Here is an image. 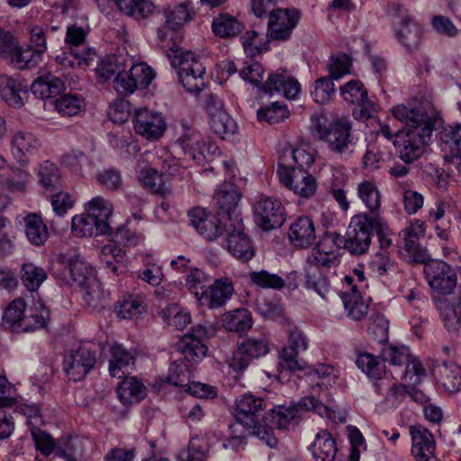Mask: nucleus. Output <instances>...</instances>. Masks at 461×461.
I'll return each instance as SVG.
<instances>
[{"instance_id":"1","label":"nucleus","mask_w":461,"mask_h":461,"mask_svg":"<svg viewBox=\"0 0 461 461\" xmlns=\"http://www.w3.org/2000/svg\"><path fill=\"white\" fill-rule=\"evenodd\" d=\"M392 114L404 124L393 140L396 153L405 164H411L422 155L433 131L442 126V117L429 99H422L415 107L397 105L392 109Z\"/></svg>"},{"instance_id":"2","label":"nucleus","mask_w":461,"mask_h":461,"mask_svg":"<svg viewBox=\"0 0 461 461\" xmlns=\"http://www.w3.org/2000/svg\"><path fill=\"white\" fill-rule=\"evenodd\" d=\"M166 26L158 29V38L160 48L165 50L173 68L177 74L182 86L190 93H199L205 86V67L199 57L191 51H183L177 46L175 32L169 35Z\"/></svg>"},{"instance_id":"3","label":"nucleus","mask_w":461,"mask_h":461,"mask_svg":"<svg viewBox=\"0 0 461 461\" xmlns=\"http://www.w3.org/2000/svg\"><path fill=\"white\" fill-rule=\"evenodd\" d=\"M267 402L260 396L245 393L236 400L235 418L250 435L257 436L271 447L276 446L277 439L273 435L271 426L267 423L266 408Z\"/></svg>"},{"instance_id":"4","label":"nucleus","mask_w":461,"mask_h":461,"mask_svg":"<svg viewBox=\"0 0 461 461\" xmlns=\"http://www.w3.org/2000/svg\"><path fill=\"white\" fill-rule=\"evenodd\" d=\"M311 131L314 138L324 141L329 149L339 155L352 153L355 140L352 122L345 116H336L331 121L322 113L311 117Z\"/></svg>"},{"instance_id":"5","label":"nucleus","mask_w":461,"mask_h":461,"mask_svg":"<svg viewBox=\"0 0 461 461\" xmlns=\"http://www.w3.org/2000/svg\"><path fill=\"white\" fill-rule=\"evenodd\" d=\"M314 411L321 417L330 420H335V412L327 405L316 399L314 396H305L300 399L297 403H293L288 407L275 406L267 412L269 417L267 423L271 426V430L276 429H287L293 422L298 423L303 412ZM274 434V431H272Z\"/></svg>"},{"instance_id":"6","label":"nucleus","mask_w":461,"mask_h":461,"mask_svg":"<svg viewBox=\"0 0 461 461\" xmlns=\"http://www.w3.org/2000/svg\"><path fill=\"white\" fill-rule=\"evenodd\" d=\"M372 226L373 216L366 212L352 217L344 237V249L354 256L366 254L373 237Z\"/></svg>"},{"instance_id":"7","label":"nucleus","mask_w":461,"mask_h":461,"mask_svg":"<svg viewBox=\"0 0 461 461\" xmlns=\"http://www.w3.org/2000/svg\"><path fill=\"white\" fill-rule=\"evenodd\" d=\"M277 176L280 182L295 194L303 198L314 195L317 189L315 177L306 170H297L285 156L277 164Z\"/></svg>"},{"instance_id":"8","label":"nucleus","mask_w":461,"mask_h":461,"mask_svg":"<svg viewBox=\"0 0 461 461\" xmlns=\"http://www.w3.org/2000/svg\"><path fill=\"white\" fill-rule=\"evenodd\" d=\"M253 215L257 226L263 230H271L284 224L286 212L280 200L260 196L253 205Z\"/></svg>"},{"instance_id":"9","label":"nucleus","mask_w":461,"mask_h":461,"mask_svg":"<svg viewBox=\"0 0 461 461\" xmlns=\"http://www.w3.org/2000/svg\"><path fill=\"white\" fill-rule=\"evenodd\" d=\"M269 351V342L265 338H245L237 344V348L229 361V366L235 372H242L254 359L267 355Z\"/></svg>"},{"instance_id":"10","label":"nucleus","mask_w":461,"mask_h":461,"mask_svg":"<svg viewBox=\"0 0 461 461\" xmlns=\"http://www.w3.org/2000/svg\"><path fill=\"white\" fill-rule=\"evenodd\" d=\"M191 225L206 240L212 241L227 232L230 222L217 214H212L202 207H194L188 211Z\"/></svg>"},{"instance_id":"11","label":"nucleus","mask_w":461,"mask_h":461,"mask_svg":"<svg viewBox=\"0 0 461 461\" xmlns=\"http://www.w3.org/2000/svg\"><path fill=\"white\" fill-rule=\"evenodd\" d=\"M301 19L296 8H276L269 12L267 37L273 41H288Z\"/></svg>"},{"instance_id":"12","label":"nucleus","mask_w":461,"mask_h":461,"mask_svg":"<svg viewBox=\"0 0 461 461\" xmlns=\"http://www.w3.org/2000/svg\"><path fill=\"white\" fill-rule=\"evenodd\" d=\"M226 234L224 248L235 259L246 264L256 256V247L245 232L242 221L230 223Z\"/></svg>"},{"instance_id":"13","label":"nucleus","mask_w":461,"mask_h":461,"mask_svg":"<svg viewBox=\"0 0 461 461\" xmlns=\"http://www.w3.org/2000/svg\"><path fill=\"white\" fill-rule=\"evenodd\" d=\"M308 343L304 334L294 329L290 331L288 346L279 355V367L291 372L304 371L310 367L307 361L299 358V354L307 349Z\"/></svg>"},{"instance_id":"14","label":"nucleus","mask_w":461,"mask_h":461,"mask_svg":"<svg viewBox=\"0 0 461 461\" xmlns=\"http://www.w3.org/2000/svg\"><path fill=\"white\" fill-rule=\"evenodd\" d=\"M96 363V352L88 345H80L65 357L64 371L75 382L83 380Z\"/></svg>"},{"instance_id":"15","label":"nucleus","mask_w":461,"mask_h":461,"mask_svg":"<svg viewBox=\"0 0 461 461\" xmlns=\"http://www.w3.org/2000/svg\"><path fill=\"white\" fill-rule=\"evenodd\" d=\"M68 270L72 280L85 290V300L95 306L100 300L101 293L93 268L86 262L75 258L69 260Z\"/></svg>"},{"instance_id":"16","label":"nucleus","mask_w":461,"mask_h":461,"mask_svg":"<svg viewBox=\"0 0 461 461\" xmlns=\"http://www.w3.org/2000/svg\"><path fill=\"white\" fill-rule=\"evenodd\" d=\"M424 274L429 286L441 294H449L456 285V275L449 265L440 260L423 263Z\"/></svg>"},{"instance_id":"17","label":"nucleus","mask_w":461,"mask_h":461,"mask_svg":"<svg viewBox=\"0 0 461 461\" xmlns=\"http://www.w3.org/2000/svg\"><path fill=\"white\" fill-rule=\"evenodd\" d=\"M240 192L232 183H223L219 186L213 195L217 205V213L230 223L242 221L239 211Z\"/></svg>"},{"instance_id":"18","label":"nucleus","mask_w":461,"mask_h":461,"mask_svg":"<svg viewBox=\"0 0 461 461\" xmlns=\"http://www.w3.org/2000/svg\"><path fill=\"white\" fill-rule=\"evenodd\" d=\"M208 328L203 324H197L185 334L177 343L179 351L185 360L198 363L207 354L208 347L203 339L208 338Z\"/></svg>"},{"instance_id":"19","label":"nucleus","mask_w":461,"mask_h":461,"mask_svg":"<svg viewBox=\"0 0 461 461\" xmlns=\"http://www.w3.org/2000/svg\"><path fill=\"white\" fill-rule=\"evenodd\" d=\"M132 123L137 134L151 141L161 138L167 128L162 114L147 108L135 112Z\"/></svg>"},{"instance_id":"20","label":"nucleus","mask_w":461,"mask_h":461,"mask_svg":"<svg viewBox=\"0 0 461 461\" xmlns=\"http://www.w3.org/2000/svg\"><path fill=\"white\" fill-rule=\"evenodd\" d=\"M86 212L90 213L97 223L105 224L107 229V234L112 235L113 239L122 244H129L131 242L130 238L129 230L124 227H118L114 233L112 230V227L109 222V219L113 213L112 204L101 196L94 197L86 208Z\"/></svg>"},{"instance_id":"21","label":"nucleus","mask_w":461,"mask_h":461,"mask_svg":"<svg viewBox=\"0 0 461 461\" xmlns=\"http://www.w3.org/2000/svg\"><path fill=\"white\" fill-rule=\"evenodd\" d=\"M431 374L445 392L456 393L461 390V366L455 362L438 358L433 363Z\"/></svg>"},{"instance_id":"22","label":"nucleus","mask_w":461,"mask_h":461,"mask_svg":"<svg viewBox=\"0 0 461 461\" xmlns=\"http://www.w3.org/2000/svg\"><path fill=\"white\" fill-rule=\"evenodd\" d=\"M424 232L425 228L420 221H415L402 230L406 256L411 263L423 264L429 259L427 249L419 241L420 238L424 236Z\"/></svg>"},{"instance_id":"23","label":"nucleus","mask_w":461,"mask_h":461,"mask_svg":"<svg viewBox=\"0 0 461 461\" xmlns=\"http://www.w3.org/2000/svg\"><path fill=\"white\" fill-rule=\"evenodd\" d=\"M234 293L233 282L228 277L214 280L200 296V303L210 309L222 307Z\"/></svg>"},{"instance_id":"24","label":"nucleus","mask_w":461,"mask_h":461,"mask_svg":"<svg viewBox=\"0 0 461 461\" xmlns=\"http://www.w3.org/2000/svg\"><path fill=\"white\" fill-rule=\"evenodd\" d=\"M0 95L14 108H21L28 96V85L19 77L0 75Z\"/></svg>"},{"instance_id":"25","label":"nucleus","mask_w":461,"mask_h":461,"mask_svg":"<svg viewBox=\"0 0 461 461\" xmlns=\"http://www.w3.org/2000/svg\"><path fill=\"white\" fill-rule=\"evenodd\" d=\"M412 439L411 454L418 461H429L434 456L435 440L428 429L421 425L410 428Z\"/></svg>"},{"instance_id":"26","label":"nucleus","mask_w":461,"mask_h":461,"mask_svg":"<svg viewBox=\"0 0 461 461\" xmlns=\"http://www.w3.org/2000/svg\"><path fill=\"white\" fill-rule=\"evenodd\" d=\"M101 11L109 4L115 5L122 13L137 20L144 19L154 11V5L147 0H95Z\"/></svg>"},{"instance_id":"27","label":"nucleus","mask_w":461,"mask_h":461,"mask_svg":"<svg viewBox=\"0 0 461 461\" xmlns=\"http://www.w3.org/2000/svg\"><path fill=\"white\" fill-rule=\"evenodd\" d=\"M261 89L265 93L277 92L287 99H294L300 91V84L294 77L282 71L270 74Z\"/></svg>"},{"instance_id":"28","label":"nucleus","mask_w":461,"mask_h":461,"mask_svg":"<svg viewBox=\"0 0 461 461\" xmlns=\"http://www.w3.org/2000/svg\"><path fill=\"white\" fill-rule=\"evenodd\" d=\"M288 236L294 246L308 248L316 239L312 220L308 216L298 217L291 224Z\"/></svg>"},{"instance_id":"29","label":"nucleus","mask_w":461,"mask_h":461,"mask_svg":"<svg viewBox=\"0 0 461 461\" xmlns=\"http://www.w3.org/2000/svg\"><path fill=\"white\" fill-rule=\"evenodd\" d=\"M442 149L448 150L453 162L461 165V123L442 127L438 133Z\"/></svg>"},{"instance_id":"30","label":"nucleus","mask_w":461,"mask_h":461,"mask_svg":"<svg viewBox=\"0 0 461 461\" xmlns=\"http://www.w3.org/2000/svg\"><path fill=\"white\" fill-rule=\"evenodd\" d=\"M163 14L166 18V25L172 32L177 31L190 22L195 14L190 1L167 7Z\"/></svg>"},{"instance_id":"31","label":"nucleus","mask_w":461,"mask_h":461,"mask_svg":"<svg viewBox=\"0 0 461 461\" xmlns=\"http://www.w3.org/2000/svg\"><path fill=\"white\" fill-rule=\"evenodd\" d=\"M64 89L65 85L63 80L51 73L38 77L31 86L32 93L41 99L57 96L60 95Z\"/></svg>"},{"instance_id":"32","label":"nucleus","mask_w":461,"mask_h":461,"mask_svg":"<svg viewBox=\"0 0 461 461\" xmlns=\"http://www.w3.org/2000/svg\"><path fill=\"white\" fill-rule=\"evenodd\" d=\"M119 400L123 404H132L140 402L147 395L146 386L136 377H125L116 388Z\"/></svg>"},{"instance_id":"33","label":"nucleus","mask_w":461,"mask_h":461,"mask_svg":"<svg viewBox=\"0 0 461 461\" xmlns=\"http://www.w3.org/2000/svg\"><path fill=\"white\" fill-rule=\"evenodd\" d=\"M140 180L153 194L162 198L171 197L173 191L170 184L165 179L163 173L152 167L143 168L140 172Z\"/></svg>"},{"instance_id":"34","label":"nucleus","mask_w":461,"mask_h":461,"mask_svg":"<svg viewBox=\"0 0 461 461\" xmlns=\"http://www.w3.org/2000/svg\"><path fill=\"white\" fill-rule=\"evenodd\" d=\"M311 450L316 461H334L338 448L331 434L322 429L316 434Z\"/></svg>"},{"instance_id":"35","label":"nucleus","mask_w":461,"mask_h":461,"mask_svg":"<svg viewBox=\"0 0 461 461\" xmlns=\"http://www.w3.org/2000/svg\"><path fill=\"white\" fill-rule=\"evenodd\" d=\"M110 353L109 372L112 376L122 378L128 372L129 366L134 365L135 356L118 344L111 347Z\"/></svg>"},{"instance_id":"36","label":"nucleus","mask_w":461,"mask_h":461,"mask_svg":"<svg viewBox=\"0 0 461 461\" xmlns=\"http://www.w3.org/2000/svg\"><path fill=\"white\" fill-rule=\"evenodd\" d=\"M71 230L72 233L77 237H93L107 234L106 225L97 223L95 218L87 212L85 214L73 217Z\"/></svg>"},{"instance_id":"37","label":"nucleus","mask_w":461,"mask_h":461,"mask_svg":"<svg viewBox=\"0 0 461 461\" xmlns=\"http://www.w3.org/2000/svg\"><path fill=\"white\" fill-rule=\"evenodd\" d=\"M24 231L30 243L33 246H42L50 237L47 225L41 215L29 213L24 217Z\"/></svg>"},{"instance_id":"38","label":"nucleus","mask_w":461,"mask_h":461,"mask_svg":"<svg viewBox=\"0 0 461 461\" xmlns=\"http://www.w3.org/2000/svg\"><path fill=\"white\" fill-rule=\"evenodd\" d=\"M39 147L38 139L31 132L19 131L12 140V152L20 162L25 161L27 156L35 154Z\"/></svg>"},{"instance_id":"39","label":"nucleus","mask_w":461,"mask_h":461,"mask_svg":"<svg viewBox=\"0 0 461 461\" xmlns=\"http://www.w3.org/2000/svg\"><path fill=\"white\" fill-rule=\"evenodd\" d=\"M366 332L374 340L384 343L388 340L389 321L375 309H371L366 322Z\"/></svg>"},{"instance_id":"40","label":"nucleus","mask_w":461,"mask_h":461,"mask_svg":"<svg viewBox=\"0 0 461 461\" xmlns=\"http://www.w3.org/2000/svg\"><path fill=\"white\" fill-rule=\"evenodd\" d=\"M402 28L397 31L396 37L409 52L418 49L420 40V29L416 23H411V18L403 16L401 20Z\"/></svg>"},{"instance_id":"41","label":"nucleus","mask_w":461,"mask_h":461,"mask_svg":"<svg viewBox=\"0 0 461 461\" xmlns=\"http://www.w3.org/2000/svg\"><path fill=\"white\" fill-rule=\"evenodd\" d=\"M341 299L348 315L355 320L361 321L369 315V305L364 301L359 292H342Z\"/></svg>"},{"instance_id":"42","label":"nucleus","mask_w":461,"mask_h":461,"mask_svg":"<svg viewBox=\"0 0 461 461\" xmlns=\"http://www.w3.org/2000/svg\"><path fill=\"white\" fill-rule=\"evenodd\" d=\"M252 314L245 308L230 312L223 318L224 328L233 332H245L252 327Z\"/></svg>"},{"instance_id":"43","label":"nucleus","mask_w":461,"mask_h":461,"mask_svg":"<svg viewBox=\"0 0 461 461\" xmlns=\"http://www.w3.org/2000/svg\"><path fill=\"white\" fill-rule=\"evenodd\" d=\"M380 358V355L375 357L368 352H361L357 357L356 364L368 377L379 380L385 374V366Z\"/></svg>"},{"instance_id":"44","label":"nucleus","mask_w":461,"mask_h":461,"mask_svg":"<svg viewBox=\"0 0 461 461\" xmlns=\"http://www.w3.org/2000/svg\"><path fill=\"white\" fill-rule=\"evenodd\" d=\"M305 285L313 289L323 299L327 298L330 291V282L321 268L314 265H308L305 268Z\"/></svg>"},{"instance_id":"45","label":"nucleus","mask_w":461,"mask_h":461,"mask_svg":"<svg viewBox=\"0 0 461 461\" xmlns=\"http://www.w3.org/2000/svg\"><path fill=\"white\" fill-rule=\"evenodd\" d=\"M142 300L132 294L122 295L114 304V311L118 317L132 319L144 311Z\"/></svg>"},{"instance_id":"46","label":"nucleus","mask_w":461,"mask_h":461,"mask_svg":"<svg viewBox=\"0 0 461 461\" xmlns=\"http://www.w3.org/2000/svg\"><path fill=\"white\" fill-rule=\"evenodd\" d=\"M11 62L19 69L32 68L38 65L41 55L36 53L31 47L22 48L18 44L9 53Z\"/></svg>"},{"instance_id":"47","label":"nucleus","mask_w":461,"mask_h":461,"mask_svg":"<svg viewBox=\"0 0 461 461\" xmlns=\"http://www.w3.org/2000/svg\"><path fill=\"white\" fill-rule=\"evenodd\" d=\"M440 315L444 326L448 331H461V285L452 302L451 308L445 309Z\"/></svg>"},{"instance_id":"48","label":"nucleus","mask_w":461,"mask_h":461,"mask_svg":"<svg viewBox=\"0 0 461 461\" xmlns=\"http://www.w3.org/2000/svg\"><path fill=\"white\" fill-rule=\"evenodd\" d=\"M20 278L28 291L34 292L47 278V273L42 267L32 263H25L22 266Z\"/></svg>"},{"instance_id":"49","label":"nucleus","mask_w":461,"mask_h":461,"mask_svg":"<svg viewBox=\"0 0 461 461\" xmlns=\"http://www.w3.org/2000/svg\"><path fill=\"white\" fill-rule=\"evenodd\" d=\"M57 111L62 116H75L85 107V100L78 94H64L55 102Z\"/></svg>"},{"instance_id":"50","label":"nucleus","mask_w":461,"mask_h":461,"mask_svg":"<svg viewBox=\"0 0 461 461\" xmlns=\"http://www.w3.org/2000/svg\"><path fill=\"white\" fill-rule=\"evenodd\" d=\"M212 27L215 35L229 38L238 35L241 32L242 24L233 16L221 14L213 19Z\"/></svg>"},{"instance_id":"51","label":"nucleus","mask_w":461,"mask_h":461,"mask_svg":"<svg viewBox=\"0 0 461 461\" xmlns=\"http://www.w3.org/2000/svg\"><path fill=\"white\" fill-rule=\"evenodd\" d=\"M357 195L371 212L381 207V194L374 182L363 181L357 186Z\"/></svg>"},{"instance_id":"52","label":"nucleus","mask_w":461,"mask_h":461,"mask_svg":"<svg viewBox=\"0 0 461 461\" xmlns=\"http://www.w3.org/2000/svg\"><path fill=\"white\" fill-rule=\"evenodd\" d=\"M248 277L252 285L259 288L274 290L284 288V278L267 270L251 271Z\"/></svg>"},{"instance_id":"53","label":"nucleus","mask_w":461,"mask_h":461,"mask_svg":"<svg viewBox=\"0 0 461 461\" xmlns=\"http://www.w3.org/2000/svg\"><path fill=\"white\" fill-rule=\"evenodd\" d=\"M203 139L201 133L192 126L187 125L186 122H181L179 136L176 140L185 155L190 156V151L194 150Z\"/></svg>"},{"instance_id":"54","label":"nucleus","mask_w":461,"mask_h":461,"mask_svg":"<svg viewBox=\"0 0 461 461\" xmlns=\"http://www.w3.org/2000/svg\"><path fill=\"white\" fill-rule=\"evenodd\" d=\"M259 122H267L269 124H277L289 117V111L285 104L279 102L271 103L264 108H260L257 113Z\"/></svg>"},{"instance_id":"55","label":"nucleus","mask_w":461,"mask_h":461,"mask_svg":"<svg viewBox=\"0 0 461 461\" xmlns=\"http://www.w3.org/2000/svg\"><path fill=\"white\" fill-rule=\"evenodd\" d=\"M40 182L42 186L50 192L61 186V176L59 168L50 161H44L39 171Z\"/></svg>"},{"instance_id":"56","label":"nucleus","mask_w":461,"mask_h":461,"mask_svg":"<svg viewBox=\"0 0 461 461\" xmlns=\"http://www.w3.org/2000/svg\"><path fill=\"white\" fill-rule=\"evenodd\" d=\"M411 356L408 347L401 346H384L380 352L383 362H388L390 365L403 366L408 363Z\"/></svg>"},{"instance_id":"57","label":"nucleus","mask_w":461,"mask_h":461,"mask_svg":"<svg viewBox=\"0 0 461 461\" xmlns=\"http://www.w3.org/2000/svg\"><path fill=\"white\" fill-rule=\"evenodd\" d=\"M256 308L265 318L274 321H282L285 318V311L278 301L263 297L257 300Z\"/></svg>"},{"instance_id":"58","label":"nucleus","mask_w":461,"mask_h":461,"mask_svg":"<svg viewBox=\"0 0 461 461\" xmlns=\"http://www.w3.org/2000/svg\"><path fill=\"white\" fill-rule=\"evenodd\" d=\"M344 243V237L339 233L327 231L314 248L324 254H330V256L332 255L339 258Z\"/></svg>"},{"instance_id":"59","label":"nucleus","mask_w":461,"mask_h":461,"mask_svg":"<svg viewBox=\"0 0 461 461\" xmlns=\"http://www.w3.org/2000/svg\"><path fill=\"white\" fill-rule=\"evenodd\" d=\"M220 153L221 151L214 141L210 140H205L203 138L195 149L190 151L189 157L197 164H203L204 162L212 161Z\"/></svg>"},{"instance_id":"60","label":"nucleus","mask_w":461,"mask_h":461,"mask_svg":"<svg viewBox=\"0 0 461 461\" xmlns=\"http://www.w3.org/2000/svg\"><path fill=\"white\" fill-rule=\"evenodd\" d=\"M163 320L168 326L181 330L191 322V316L188 312L179 310L177 304H172L161 312Z\"/></svg>"},{"instance_id":"61","label":"nucleus","mask_w":461,"mask_h":461,"mask_svg":"<svg viewBox=\"0 0 461 461\" xmlns=\"http://www.w3.org/2000/svg\"><path fill=\"white\" fill-rule=\"evenodd\" d=\"M285 156H286L287 161L293 165V167L297 170L308 171L315 161L314 155L303 148L293 149L289 152L284 153L279 160Z\"/></svg>"},{"instance_id":"62","label":"nucleus","mask_w":461,"mask_h":461,"mask_svg":"<svg viewBox=\"0 0 461 461\" xmlns=\"http://www.w3.org/2000/svg\"><path fill=\"white\" fill-rule=\"evenodd\" d=\"M210 124L213 131L222 138L223 135L233 134L236 131L234 121L224 110L210 115Z\"/></svg>"},{"instance_id":"63","label":"nucleus","mask_w":461,"mask_h":461,"mask_svg":"<svg viewBox=\"0 0 461 461\" xmlns=\"http://www.w3.org/2000/svg\"><path fill=\"white\" fill-rule=\"evenodd\" d=\"M333 79L330 77H322L315 81L314 90L312 95L318 104H325L332 99L335 95Z\"/></svg>"},{"instance_id":"64","label":"nucleus","mask_w":461,"mask_h":461,"mask_svg":"<svg viewBox=\"0 0 461 461\" xmlns=\"http://www.w3.org/2000/svg\"><path fill=\"white\" fill-rule=\"evenodd\" d=\"M339 89L344 100L352 104L363 101L367 95V90L359 80H350Z\"/></svg>"}]
</instances>
